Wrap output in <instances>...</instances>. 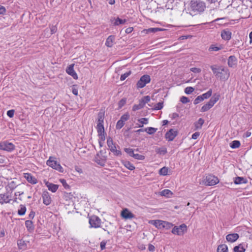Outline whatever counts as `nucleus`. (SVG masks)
<instances>
[{
  "label": "nucleus",
  "instance_id": "obj_1",
  "mask_svg": "<svg viewBox=\"0 0 252 252\" xmlns=\"http://www.w3.org/2000/svg\"><path fill=\"white\" fill-rule=\"evenodd\" d=\"M206 8V4L200 0H191L188 7L189 13L191 16L201 14Z\"/></svg>",
  "mask_w": 252,
  "mask_h": 252
},
{
  "label": "nucleus",
  "instance_id": "obj_2",
  "mask_svg": "<svg viewBox=\"0 0 252 252\" xmlns=\"http://www.w3.org/2000/svg\"><path fill=\"white\" fill-rule=\"evenodd\" d=\"M210 67L216 78L222 80H226L229 78V71L224 67L214 65Z\"/></svg>",
  "mask_w": 252,
  "mask_h": 252
},
{
  "label": "nucleus",
  "instance_id": "obj_3",
  "mask_svg": "<svg viewBox=\"0 0 252 252\" xmlns=\"http://www.w3.org/2000/svg\"><path fill=\"white\" fill-rule=\"evenodd\" d=\"M107 145L110 151L116 156H120L122 155V152L120 150L116 149V147L114 144L113 139L111 137H109L107 140Z\"/></svg>",
  "mask_w": 252,
  "mask_h": 252
},
{
  "label": "nucleus",
  "instance_id": "obj_4",
  "mask_svg": "<svg viewBox=\"0 0 252 252\" xmlns=\"http://www.w3.org/2000/svg\"><path fill=\"white\" fill-rule=\"evenodd\" d=\"M52 157H50L49 159L47 161L46 164L52 168L58 170L61 173L63 172V169L61 164L56 160H52Z\"/></svg>",
  "mask_w": 252,
  "mask_h": 252
},
{
  "label": "nucleus",
  "instance_id": "obj_5",
  "mask_svg": "<svg viewBox=\"0 0 252 252\" xmlns=\"http://www.w3.org/2000/svg\"><path fill=\"white\" fill-rule=\"evenodd\" d=\"M101 220L96 216L93 215L89 218V223L91 227L98 228L101 226Z\"/></svg>",
  "mask_w": 252,
  "mask_h": 252
},
{
  "label": "nucleus",
  "instance_id": "obj_6",
  "mask_svg": "<svg viewBox=\"0 0 252 252\" xmlns=\"http://www.w3.org/2000/svg\"><path fill=\"white\" fill-rule=\"evenodd\" d=\"M187 230V226L183 223L179 226H174L172 230V233L175 235L182 236Z\"/></svg>",
  "mask_w": 252,
  "mask_h": 252
},
{
  "label": "nucleus",
  "instance_id": "obj_7",
  "mask_svg": "<svg viewBox=\"0 0 252 252\" xmlns=\"http://www.w3.org/2000/svg\"><path fill=\"white\" fill-rule=\"evenodd\" d=\"M151 81L150 77L149 75H144L141 77L140 79L136 84L137 88H142L144 87L147 84Z\"/></svg>",
  "mask_w": 252,
  "mask_h": 252
},
{
  "label": "nucleus",
  "instance_id": "obj_8",
  "mask_svg": "<svg viewBox=\"0 0 252 252\" xmlns=\"http://www.w3.org/2000/svg\"><path fill=\"white\" fill-rule=\"evenodd\" d=\"M219 182L218 178L212 175H208L205 179V184L207 186H214Z\"/></svg>",
  "mask_w": 252,
  "mask_h": 252
},
{
  "label": "nucleus",
  "instance_id": "obj_9",
  "mask_svg": "<svg viewBox=\"0 0 252 252\" xmlns=\"http://www.w3.org/2000/svg\"><path fill=\"white\" fill-rule=\"evenodd\" d=\"M178 134V131L173 129H170L165 135V138L169 141H172L176 137Z\"/></svg>",
  "mask_w": 252,
  "mask_h": 252
},
{
  "label": "nucleus",
  "instance_id": "obj_10",
  "mask_svg": "<svg viewBox=\"0 0 252 252\" xmlns=\"http://www.w3.org/2000/svg\"><path fill=\"white\" fill-rule=\"evenodd\" d=\"M232 33L228 29H225L221 32V37L222 39L225 41H228L231 38Z\"/></svg>",
  "mask_w": 252,
  "mask_h": 252
},
{
  "label": "nucleus",
  "instance_id": "obj_11",
  "mask_svg": "<svg viewBox=\"0 0 252 252\" xmlns=\"http://www.w3.org/2000/svg\"><path fill=\"white\" fill-rule=\"evenodd\" d=\"M11 196L8 193L0 194V204L10 203L11 200Z\"/></svg>",
  "mask_w": 252,
  "mask_h": 252
},
{
  "label": "nucleus",
  "instance_id": "obj_12",
  "mask_svg": "<svg viewBox=\"0 0 252 252\" xmlns=\"http://www.w3.org/2000/svg\"><path fill=\"white\" fill-rule=\"evenodd\" d=\"M15 149V145L7 141H3V151H5L8 152H11L14 150Z\"/></svg>",
  "mask_w": 252,
  "mask_h": 252
},
{
  "label": "nucleus",
  "instance_id": "obj_13",
  "mask_svg": "<svg viewBox=\"0 0 252 252\" xmlns=\"http://www.w3.org/2000/svg\"><path fill=\"white\" fill-rule=\"evenodd\" d=\"M43 199V203L46 205H48L51 204L52 199L47 191H44L42 194Z\"/></svg>",
  "mask_w": 252,
  "mask_h": 252
},
{
  "label": "nucleus",
  "instance_id": "obj_14",
  "mask_svg": "<svg viewBox=\"0 0 252 252\" xmlns=\"http://www.w3.org/2000/svg\"><path fill=\"white\" fill-rule=\"evenodd\" d=\"M74 64H71L66 69V72L67 74L71 76L74 79H78V75L74 70Z\"/></svg>",
  "mask_w": 252,
  "mask_h": 252
},
{
  "label": "nucleus",
  "instance_id": "obj_15",
  "mask_svg": "<svg viewBox=\"0 0 252 252\" xmlns=\"http://www.w3.org/2000/svg\"><path fill=\"white\" fill-rule=\"evenodd\" d=\"M104 118V114L103 112H99L97 118V124L96 128H104L103 121Z\"/></svg>",
  "mask_w": 252,
  "mask_h": 252
},
{
  "label": "nucleus",
  "instance_id": "obj_16",
  "mask_svg": "<svg viewBox=\"0 0 252 252\" xmlns=\"http://www.w3.org/2000/svg\"><path fill=\"white\" fill-rule=\"evenodd\" d=\"M121 216L125 219H130L135 217L134 214L130 212L127 209H124L121 212Z\"/></svg>",
  "mask_w": 252,
  "mask_h": 252
},
{
  "label": "nucleus",
  "instance_id": "obj_17",
  "mask_svg": "<svg viewBox=\"0 0 252 252\" xmlns=\"http://www.w3.org/2000/svg\"><path fill=\"white\" fill-rule=\"evenodd\" d=\"M237 63V59L234 55L230 56L228 59L227 64L229 67H235Z\"/></svg>",
  "mask_w": 252,
  "mask_h": 252
},
{
  "label": "nucleus",
  "instance_id": "obj_18",
  "mask_svg": "<svg viewBox=\"0 0 252 252\" xmlns=\"http://www.w3.org/2000/svg\"><path fill=\"white\" fill-rule=\"evenodd\" d=\"M239 237V234L237 233H232L226 235V239L228 242L231 243L236 241Z\"/></svg>",
  "mask_w": 252,
  "mask_h": 252
},
{
  "label": "nucleus",
  "instance_id": "obj_19",
  "mask_svg": "<svg viewBox=\"0 0 252 252\" xmlns=\"http://www.w3.org/2000/svg\"><path fill=\"white\" fill-rule=\"evenodd\" d=\"M24 177L27 181L31 184H35L37 182L36 179L30 173H25Z\"/></svg>",
  "mask_w": 252,
  "mask_h": 252
},
{
  "label": "nucleus",
  "instance_id": "obj_20",
  "mask_svg": "<svg viewBox=\"0 0 252 252\" xmlns=\"http://www.w3.org/2000/svg\"><path fill=\"white\" fill-rule=\"evenodd\" d=\"M234 183L236 185H240L242 184H246L248 183L247 178L243 177H237L234 178Z\"/></svg>",
  "mask_w": 252,
  "mask_h": 252
},
{
  "label": "nucleus",
  "instance_id": "obj_21",
  "mask_svg": "<svg viewBox=\"0 0 252 252\" xmlns=\"http://www.w3.org/2000/svg\"><path fill=\"white\" fill-rule=\"evenodd\" d=\"M163 221L161 220H151L149 223L154 225L158 229L163 228Z\"/></svg>",
  "mask_w": 252,
  "mask_h": 252
},
{
  "label": "nucleus",
  "instance_id": "obj_22",
  "mask_svg": "<svg viewBox=\"0 0 252 252\" xmlns=\"http://www.w3.org/2000/svg\"><path fill=\"white\" fill-rule=\"evenodd\" d=\"M97 131L98 133V135L99 136V140L98 141H101L102 142H104L105 139V135L106 133L104 131V128H96Z\"/></svg>",
  "mask_w": 252,
  "mask_h": 252
},
{
  "label": "nucleus",
  "instance_id": "obj_23",
  "mask_svg": "<svg viewBox=\"0 0 252 252\" xmlns=\"http://www.w3.org/2000/svg\"><path fill=\"white\" fill-rule=\"evenodd\" d=\"M45 185L46 187L48 188V189L51 191L52 192H56L59 187V186L58 185L53 184L49 182H46L45 183Z\"/></svg>",
  "mask_w": 252,
  "mask_h": 252
},
{
  "label": "nucleus",
  "instance_id": "obj_24",
  "mask_svg": "<svg viewBox=\"0 0 252 252\" xmlns=\"http://www.w3.org/2000/svg\"><path fill=\"white\" fill-rule=\"evenodd\" d=\"M115 37L114 35H110L108 37L105 42V45L108 47H111L113 45V42Z\"/></svg>",
  "mask_w": 252,
  "mask_h": 252
},
{
  "label": "nucleus",
  "instance_id": "obj_25",
  "mask_svg": "<svg viewBox=\"0 0 252 252\" xmlns=\"http://www.w3.org/2000/svg\"><path fill=\"white\" fill-rule=\"evenodd\" d=\"M25 225L29 232H31L34 230V227L33 224V222L30 220H27L25 221Z\"/></svg>",
  "mask_w": 252,
  "mask_h": 252
},
{
  "label": "nucleus",
  "instance_id": "obj_26",
  "mask_svg": "<svg viewBox=\"0 0 252 252\" xmlns=\"http://www.w3.org/2000/svg\"><path fill=\"white\" fill-rule=\"evenodd\" d=\"M122 163L126 168L130 170H133L135 169L134 166L129 161L123 160L122 161Z\"/></svg>",
  "mask_w": 252,
  "mask_h": 252
},
{
  "label": "nucleus",
  "instance_id": "obj_27",
  "mask_svg": "<svg viewBox=\"0 0 252 252\" xmlns=\"http://www.w3.org/2000/svg\"><path fill=\"white\" fill-rule=\"evenodd\" d=\"M217 252H228V247L227 245L225 244L220 245L218 246Z\"/></svg>",
  "mask_w": 252,
  "mask_h": 252
},
{
  "label": "nucleus",
  "instance_id": "obj_28",
  "mask_svg": "<svg viewBox=\"0 0 252 252\" xmlns=\"http://www.w3.org/2000/svg\"><path fill=\"white\" fill-rule=\"evenodd\" d=\"M204 123V120L202 118H199L198 121L194 123L196 129H200Z\"/></svg>",
  "mask_w": 252,
  "mask_h": 252
},
{
  "label": "nucleus",
  "instance_id": "obj_29",
  "mask_svg": "<svg viewBox=\"0 0 252 252\" xmlns=\"http://www.w3.org/2000/svg\"><path fill=\"white\" fill-rule=\"evenodd\" d=\"M240 142L238 140H234L230 144V147L232 149L238 148L240 146Z\"/></svg>",
  "mask_w": 252,
  "mask_h": 252
},
{
  "label": "nucleus",
  "instance_id": "obj_30",
  "mask_svg": "<svg viewBox=\"0 0 252 252\" xmlns=\"http://www.w3.org/2000/svg\"><path fill=\"white\" fill-rule=\"evenodd\" d=\"M126 19H121L118 17L117 19H115L113 24L115 26H118L119 25L124 24L126 23Z\"/></svg>",
  "mask_w": 252,
  "mask_h": 252
},
{
  "label": "nucleus",
  "instance_id": "obj_31",
  "mask_svg": "<svg viewBox=\"0 0 252 252\" xmlns=\"http://www.w3.org/2000/svg\"><path fill=\"white\" fill-rule=\"evenodd\" d=\"M172 194L171 190L168 189H165L160 192V195L166 197H169Z\"/></svg>",
  "mask_w": 252,
  "mask_h": 252
},
{
  "label": "nucleus",
  "instance_id": "obj_32",
  "mask_svg": "<svg viewBox=\"0 0 252 252\" xmlns=\"http://www.w3.org/2000/svg\"><path fill=\"white\" fill-rule=\"evenodd\" d=\"M20 209L18 211V214L20 216H23L25 214L26 212V207L23 205H20Z\"/></svg>",
  "mask_w": 252,
  "mask_h": 252
},
{
  "label": "nucleus",
  "instance_id": "obj_33",
  "mask_svg": "<svg viewBox=\"0 0 252 252\" xmlns=\"http://www.w3.org/2000/svg\"><path fill=\"white\" fill-rule=\"evenodd\" d=\"M241 245L235 246L233 248V251L234 252H245L246 250L243 246H241Z\"/></svg>",
  "mask_w": 252,
  "mask_h": 252
},
{
  "label": "nucleus",
  "instance_id": "obj_34",
  "mask_svg": "<svg viewBox=\"0 0 252 252\" xmlns=\"http://www.w3.org/2000/svg\"><path fill=\"white\" fill-rule=\"evenodd\" d=\"M143 103H142L141 101L138 104H134L132 107V110L135 111L136 110L142 109L144 107Z\"/></svg>",
  "mask_w": 252,
  "mask_h": 252
},
{
  "label": "nucleus",
  "instance_id": "obj_35",
  "mask_svg": "<svg viewBox=\"0 0 252 252\" xmlns=\"http://www.w3.org/2000/svg\"><path fill=\"white\" fill-rule=\"evenodd\" d=\"M212 94V90L211 89H209V90L206 92V93H204L202 94L201 95L202 97L203 98V100L205 99H207L209 98Z\"/></svg>",
  "mask_w": 252,
  "mask_h": 252
},
{
  "label": "nucleus",
  "instance_id": "obj_36",
  "mask_svg": "<svg viewBox=\"0 0 252 252\" xmlns=\"http://www.w3.org/2000/svg\"><path fill=\"white\" fill-rule=\"evenodd\" d=\"M157 130V128L149 127L145 129V131L147 132L149 134H153L155 133Z\"/></svg>",
  "mask_w": 252,
  "mask_h": 252
},
{
  "label": "nucleus",
  "instance_id": "obj_37",
  "mask_svg": "<svg viewBox=\"0 0 252 252\" xmlns=\"http://www.w3.org/2000/svg\"><path fill=\"white\" fill-rule=\"evenodd\" d=\"M156 152L160 155H165L167 153V149L165 147L158 148L157 149Z\"/></svg>",
  "mask_w": 252,
  "mask_h": 252
},
{
  "label": "nucleus",
  "instance_id": "obj_38",
  "mask_svg": "<svg viewBox=\"0 0 252 252\" xmlns=\"http://www.w3.org/2000/svg\"><path fill=\"white\" fill-rule=\"evenodd\" d=\"M163 107V102H159L156 104H155L154 108H152L153 110H159L161 109Z\"/></svg>",
  "mask_w": 252,
  "mask_h": 252
},
{
  "label": "nucleus",
  "instance_id": "obj_39",
  "mask_svg": "<svg viewBox=\"0 0 252 252\" xmlns=\"http://www.w3.org/2000/svg\"><path fill=\"white\" fill-rule=\"evenodd\" d=\"M159 174L160 175L165 176L168 174V168L163 167L159 170Z\"/></svg>",
  "mask_w": 252,
  "mask_h": 252
},
{
  "label": "nucleus",
  "instance_id": "obj_40",
  "mask_svg": "<svg viewBox=\"0 0 252 252\" xmlns=\"http://www.w3.org/2000/svg\"><path fill=\"white\" fill-rule=\"evenodd\" d=\"M222 48L221 46H216L215 45H212L209 48V51H218L221 50Z\"/></svg>",
  "mask_w": 252,
  "mask_h": 252
},
{
  "label": "nucleus",
  "instance_id": "obj_41",
  "mask_svg": "<svg viewBox=\"0 0 252 252\" xmlns=\"http://www.w3.org/2000/svg\"><path fill=\"white\" fill-rule=\"evenodd\" d=\"M17 244L20 249H25L26 247V244L25 241L22 240H18Z\"/></svg>",
  "mask_w": 252,
  "mask_h": 252
},
{
  "label": "nucleus",
  "instance_id": "obj_42",
  "mask_svg": "<svg viewBox=\"0 0 252 252\" xmlns=\"http://www.w3.org/2000/svg\"><path fill=\"white\" fill-rule=\"evenodd\" d=\"M124 151L130 157H133L134 150L130 148H126L124 149Z\"/></svg>",
  "mask_w": 252,
  "mask_h": 252
},
{
  "label": "nucleus",
  "instance_id": "obj_43",
  "mask_svg": "<svg viewBox=\"0 0 252 252\" xmlns=\"http://www.w3.org/2000/svg\"><path fill=\"white\" fill-rule=\"evenodd\" d=\"M173 226V224L167 221H163V228H166L167 229H170Z\"/></svg>",
  "mask_w": 252,
  "mask_h": 252
},
{
  "label": "nucleus",
  "instance_id": "obj_44",
  "mask_svg": "<svg viewBox=\"0 0 252 252\" xmlns=\"http://www.w3.org/2000/svg\"><path fill=\"white\" fill-rule=\"evenodd\" d=\"M138 121L142 124L139 125L138 127H141L143 126V124H147L148 123V119L147 118H143L138 120Z\"/></svg>",
  "mask_w": 252,
  "mask_h": 252
},
{
  "label": "nucleus",
  "instance_id": "obj_45",
  "mask_svg": "<svg viewBox=\"0 0 252 252\" xmlns=\"http://www.w3.org/2000/svg\"><path fill=\"white\" fill-rule=\"evenodd\" d=\"M129 118V115L128 113H126L124 115H123L121 118L120 120L122 122H123L124 123H125V122L127 121Z\"/></svg>",
  "mask_w": 252,
  "mask_h": 252
},
{
  "label": "nucleus",
  "instance_id": "obj_46",
  "mask_svg": "<svg viewBox=\"0 0 252 252\" xmlns=\"http://www.w3.org/2000/svg\"><path fill=\"white\" fill-rule=\"evenodd\" d=\"M126 98H123L121 100H120L118 102V108L119 109H121L123 107L126 103Z\"/></svg>",
  "mask_w": 252,
  "mask_h": 252
},
{
  "label": "nucleus",
  "instance_id": "obj_47",
  "mask_svg": "<svg viewBox=\"0 0 252 252\" xmlns=\"http://www.w3.org/2000/svg\"><path fill=\"white\" fill-rule=\"evenodd\" d=\"M220 95L218 94H215L211 98V99L216 103L219 99Z\"/></svg>",
  "mask_w": 252,
  "mask_h": 252
},
{
  "label": "nucleus",
  "instance_id": "obj_48",
  "mask_svg": "<svg viewBox=\"0 0 252 252\" xmlns=\"http://www.w3.org/2000/svg\"><path fill=\"white\" fill-rule=\"evenodd\" d=\"M211 106L207 103L204 105L201 108V112H204L211 108Z\"/></svg>",
  "mask_w": 252,
  "mask_h": 252
},
{
  "label": "nucleus",
  "instance_id": "obj_49",
  "mask_svg": "<svg viewBox=\"0 0 252 252\" xmlns=\"http://www.w3.org/2000/svg\"><path fill=\"white\" fill-rule=\"evenodd\" d=\"M125 123L119 120L116 124V128L117 129H120L124 126Z\"/></svg>",
  "mask_w": 252,
  "mask_h": 252
},
{
  "label": "nucleus",
  "instance_id": "obj_50",
  "mask_svg": "<svg viewBox=\"0 0 252 252\" xmlns=\"http://www.w3.org/2000/svg\"><path fill=\"white\" fill-rule=\"evenodd\" d=\"M131 71H129L128 72H126L125 73L122 74L121 76L120 80L121 81L125 80L131 74Z\"/></svg>",
  "mask_w": 252,
  "mask_h": 252
},
{
  "label": "nucleus",
  "instance_id": "obj_51",
  "mask_svg": "<svg viewBox=\"0 0 252 252\" xmlns=\"http://www.w3.org/2000/svg\"><path fill=\"white\" fill-rule=\"evenodd\" d=\"M133 158L138 160H144L145 158L144 156L138 154H134Z\"/></svg>",
  "mask_w": 252,
  "mask_h": 252
},
{
  "label": "nucleus",
  "instance_id": "obj_52",
  "mask_svg": "<svg viewBox=\"0 0 252 252\" xmlns=\"http://www.w3.org/2000/svg\"><path fill=\"white\" fill-rule=\"evenodd\" d=\"M140 101L142 103H143V105L144 106L146 103H148L150 101V97L148 95L145 96Z\"/></svg>",
  "mask_w": 252,
  "mask_h": 252
},
{
  "label": "nucleus",
  "instance_id": "obj_53",
  "mask_svg": "<svg viewBox=\"0 0 252 252\" xmlns=\"http://www.w3.org/2000/svg\"><path fill=\"white\" fill-rule=\"evenodd\" d=\"M194 89L193 88L191 87H188L185 88V92L187 94H190L194 91Z\"/></svg>",
  "mask_w": 252,
  "mask_h": 252
},
{
  "label": "nucleus",
  "instance_id": "obj_54",
  "mask_svg": "<svg viewBox=\"0 0 252 252\" xmlns=\"http://www.w3.org/2000/svg\"><path fill=\"white\" fill-rule=\"evenodd\" d=\"M203 100V98L202 97L201 95H199L194 99L193 103L194 104H197Z\"/></svg>",
  "mask_w": 252,
  "mask_h": 252
},
{
  "label": "nucleus",
  "instance_id": "obj_55",
  "mask_svg": "<svg viewBox=\"0 0 252 252\" xmlns=\"http://www.w3.org/2000/svg\"><path fill=\"white\" fill-rule=\"evenodd\" d=\"M60 182L62 184L63 186L65 189H68L69 188V186L67 184L65 180L64 179H60Z\"/></svg>",
  "mask_w": 252,
  "mask_h": 252
},
{
  "label": "nucleus",
  "instance_id": "obj_56",
  "mask_svg": "<svg viewBox=\"0 0 252 252\" xmlns=\"http://www.w3.org/2000/svg\"><path fill=\"white\" fill-rule=\"evenodd\" d=\"M180 101L183 103H187L189 101V99L187 97L183 96L181 97Z\"/></svg>",
  "mask_w": 252,
  "mask_h": 252
},
{
  "label": "nucleus",
  "instance_id": "obj_57",
  "mask_svg": "<svg viewBox=\"0 0 252 252\" xmlns=\"http://www.w3.org/2000/svg\"><path fill=\"white\" fill-rule=\"evenodd\" d=\"M190 70L195 73H200L201 71V69L200 68L197 67H192L190 69Z\"/></svg>",
  "mask_w": 252,
  "mask_h": 252
},
{
  "label": "nucleus",
  "instance_id": "obj_58",
  "mask_svg": "<svg viewBox=\"0 0 252 252\" xmlns=\"http://www.w3.org/2000/svg\"><path fill=\"white\" fill-rule=\"evenodd\" d=\"M14 112L13 109L8 110L7 112V115L10 118H12L14 116Z\"/></svg>",
  "mask_w": 252,
  "mask_h": 252
},
{
  "label": "nucleus",
  "instance_id": "obj_59",
  "mask_svg": "<svg viewBox=\"0 0 252 252\" xmlns=\"http://www.w3.org/2000/svg\"><path fill=\"white\" fill-rule=\"evenodd\" d=\"M50 31H51V34H54L55 33V32H56L57 31V28L56 26H53L52 25L51 27H50Z\"/></svg>",
  "mask_w": 252,
  "mask_h": 252
},
{
  "label": "nucleus",
  "instance_id": "obj_60",
  "mask_svg": "<svg viewBox=\"0 0 252 252\" xmlns=\"http://www.w3.org/2000/svg\"><path fill=\"white\" fill-rule=\"evenodd\" d=\"M169 117L172 119V120H174L179 117L178 114L176 113H173L169 115Z\"/></svg>",
  "mask_w": 252,
  "mask_h": 252
},
{
  "label": "nucleus",
  "instance_id": "obj_61",
  "mask_svg": "<svg viewBox=\"0 0 252 252\" xmlns=\"http://www.w3.org/2000/svg\"><path fill=\"white\" fill-rule=\"evenodd\" d=\"M200 133L199 132H195L191 136L192 139H196L199 136Z\"/></svg>",
  "mask_w": 252,
  "mask_h": 252
},
{
  "label": "nucleus",
  "instance_id": "obj_62",
  "mask_svg": "<svg viewBox=\"0 0 252 252\" xmlns=\"http://www.w3.org/2000/svg\"><path fill=\"white\" fill-rule=\"evenodd\" d=\"M72 92L74 95H78V89L76 88L75 86H73L72 88Z\"/></svg>",
  "mask_w": 252,
  "mask_h": 252
},
{
  "label": "nucleus",
  "instance_id": "obj_63",
  "mask_svg": "<svg viewBox=\"0 0 252 252\" xmlns=\"http://www.w3.org/2000/svg\"><path fill=\"white\" fill-rule=\"evenodd\" d=\"M106 244V242H105V241H102L100 243V248H101V250H103L105 249Z\"/></svg>",
  "mask_w": 252,
  "mask_h": 252
},
{
  "label": "nucleus",
  "instance_id": "obj_64",
  "mask_svg": "<svg viewBox=\"0 0 252 252\" xmlns=\"http://www.w3.org/2000/svg\"><path fill=\"white\" fill-rule=\"evenodd\" d=\"M148 250L150 251V252H154L155 251V247L154 245H153L152 244H149V246H148Z\"/></svg>",
  "mask_w": 252,
  "mask_h": 252
}]
</instances>
